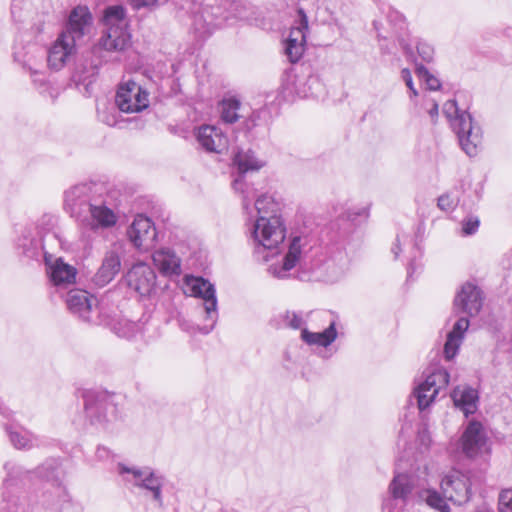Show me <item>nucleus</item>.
Returning a JSON list of instances; mask_svg holds the SVG:
<instances>
[{
    "label": "nucleus",
    "mask_w": 512,
    "mask_h": 512,
    "mask_svg": "<svg viewBox=\"0 0 512 512\" xmlns=\"http://www.w3.org/2000/svg\"><path fill=\"white\" fill-rule=\"evenodd\" d=\"M97 189L96 185L78 184L65 192L66 210L92 231L109 229L117 223L114 209Z\"/></svg>",
    "instance_id": "1"
},
{
    "label": "nucleus",
    "mask_w": 512,
    "mask_h": 512,
    "mask_svg": "<svg viewBox=\"0 0 512 512\" xmlns=\"http://www.w3.org/2000/svg\"><path fill=\"white\" fill-rule=\"evenodd\" d=\"M258 218L253 225L252 238L256 251L260 249L274 250L285 239V228L280 216L277 215L279 204L272 196L263 194L255 201Z\"/></svg>",
    "instance_id": "2"
},
{
    "label": "nucleus",
    "mask_w": 512,
    "mask_h": 512,
    "mask_svg": "<svg viewBox=\"0 0 512 512\" xmlns=\"http://www.w3.org/2000/svg\"><path fill=\"white\" fill-rule=\"evenodd\" d=\"M126 11L121 5L109 6L104 10L103 31L94 52H122L130 46L131 35L127 30Z\"/></svg>",
    "instance_id": "3"
},
{
    "label": "nucleus",
    "mask_w": 512,
    "mask_h": 512,
    "mask_svg": "<svg viewBox=\"0 0 512 512\" xmlns=\"http://www.w3.org/2000/svg\"><path fill=\"white\" fill-rule=\"evenodd\" d=\"M443 113L457 134L462 150L470 157L477 155L482 142V133L481 128L473 122L472 116L467 111H460L454 100L444 104Z\"/></svg>",
    "instance_id": "4"
},
{
    "label": "nucleus",
    "mask_w": 512,
    "mask_h": 512,
    "mask_svg": "<svg viewBox=\"0 0 512 512\" xmlns=\"http://www.w3.org/2000/svg\"><path fill=\"white\" fill-rule=\"evenodd\" d=\"M117 470L125 483L143 489L145 495L150 496L157 507H163L162 489L165 482L164 475L148 466L129 467L123 463H118Z\"/></svg>",
    "instance_id": "5"
},
{
    "label": "nucleus",
    "mask_w": 512,
    "mask_h": 512,
    "mask_svg": "<svg viewBox=\"0 0 512 512\" xmlns=\"http://www.w3.org/2000/svg\"><path fill=\"white\" fill-rule=\"evenodd\" d=\"M186 283L191 291V295L203 300V308L206 314L205 320L208 323L201 327L200 331L203 334H208L214 329L219 316L215 287L202 277H189Z\"/></svg>",
    "instance_id": "6"
},
{
    "label": "nucleus",
    "mask_w": 512,
    "mask_h": 512,
    "mask_svg": "<svg viewBox=\"0 0 512 512\" xmlns=\"http://www.w3.org/2000/svg\"><path fill=\"white\" fill-rule=\"evenodd\" d=\"M4 468L7 472V476L3 481V486L6 490L18 486V484L25 479H30L32 474H36L39 478L51 481L57 485L59 484V467L55 459L45 461L41 466L37 467L34 472L26 470L24 467L13 462H7Z\"/></svg>",
    "instance_id": "7"
},
{
    "label": "nucleus",
    "mask_w": 512,
    "mask_h": 512,
    "mask_svg": "<svg viewBox=\"0 0 512 512\" xmlns=\"http://www.w3.org/2000/svg\"><path fill=\"white\" fill-rule=\"evenodd\" d=\"M115 104L121 112L138 113L149 106V93L134 80H123L118 85Z\"/></svg>",
    "instance_id": "8"
},
{
    "label": "nucleus",
    "mask_w": 512,
    "mask_h": 512,
    "mask_svg": "<svg viewBox=\"0 0 512 512\" xmlns=\"http://www.w3.org/2000/svg\"><path fill=\"white\" fill-rule=\"evenodd\" d=\"M414 478L408 474H396L389 485V497L383 502V512H403L413 498Z\"/></svg>",
    "instance_id": "9"
},
{
    "label": "nucleus",
    "mask_w": 512,
    "mask_h": 512,
    "mask_svg": "<svg viewBox=\"0 0 512 512\" xmlns=\"http://www.w3.org/2000/svg\"><path fill=\"white\" fill-rule=\"evenodd\" d=\"M307 236H294L289 244L288 251L285 254L282 263H273L268 267V272L275 278L285 279L290 276V271L297 264L302 267L303 255L307 251Z\"/></svg>",
    "instance_id": "10"
},
{
    "label": "nucleus",
    "mask_w": 512,
    "mask_h": 512,
    "mask_svg": "<svg viewBox=\"0 0 512 512\" xmlns=\"http://www.w3.org/2000/svg\"><path fill=\"white\" fill-rule=\"evenodd\" d=\"M66 304L69 311L84 322L98 324L97 299L82 289L70 290Z\"/></svg>",
    "instance_id": "11"
},
{
    "label": "nucleus",
    "mask_w": 512,
    "mask_h": 512,
    "mask_svg": "<svg viewBox=\"0 0 512 512\" xmlns=\"http://www.w3.org/2000/svg\"><path fill=\"white\" fill-rule=\"evenodd\" d=\"M462 452L468 458H475L488 451V436L483 424L477 420L468 421L460 439Z\"/></svg>",
    "instance_id": "12"
},
{
    "label": "nucleus",
    "mask_w": 512,
    "mask_h": 512,
    "mask_svg": "<svg viewBox=\"0 0 512 512\" xmlns=\"http://www.w3.org/2000/svg\"><path fill=\"white\" fill-rule=\"evenodd\" d=\"M483 290L473 282H465L456 293L454 308L469 317L477 316L484 304Z\"/></svg>",
    "instance_id": "13"
},
{
    "label": "nucleus",
    "mask_w": 512,
    "mask_h": 512,
    "mask_svg": "<svg viewBox=\"0 0 512 512\" xmlns=\"http://www.w3.org/2000/svg\"><path fill=\"white\" fill-rule=\"evenodd\" d=\"M233 161L240 174L233 181V188L243 194V208L248 209L249 187L244 182L243 175L249 171H258L264 166V162L257 159L252 150H239L234 155Z\"/></svg>",
    "instance_id": "14"
},
{
    "label": "nucleus",
    "mask_w": 512,
    "mask_h": 512,
    "mask_svg": "<svg viewBox=\"0 0 512 512\" xmlns=\"http://www.w3.org/2000/svg\"><path fill=\"white\" fill-rule=\"evenodd\" d=\"M84 399V423L96 428H104L107 422L108 397L94 391H86Z\"/></svg>",
    "instance_id": "15"
},
{
    "label": "nucleus",
    "mask_w": 512,
    "mask_h": 512,
    "mask_svg": "<svg viewBox=\"0 0 512 512\" xmlns=\"http://www.w3.org/2000/svg\"><path fill=\"white\" fill-rule=\"evenodd\" d=\"M92 20V14L86 6H76L71 10L65 29L60 35L78 45L89 33Z\"/></svg>",
    "instance_id": "16"
},
{
    "label": "nucleus",
    "mask_w": 512,
    "mask_h": 512,
    "mask_svg": "<svg viewBox=\"0 0 512 512\" xmlns=\"http://www.w3.org/2000/svg\"><path fill=\"white\" fill-rule=\"evenodd\" d=\"M127 236L138 250L148 251L155 245L157 232L149 218L137 215L127 230Z\"/></svg>",
    "instance_id": "17"
},
{
    "label": "nucleus",
    "mask_w": 512,
    "mask_h": 512,
    "mask_svg": "<svg viewBox=\"0 0 512 512\" xmlns=\"http://www.w3.org/2000/svg\"><path fill=\"white\" fill-rule=\"evenodd\" d=\"M441 490L444 498L456 505L468 502L471 496L470 481L459 471H452L442 479Z\"/></svg>",
    "instance_id": "18"
},
{
    "label": "nucleus",
    "mask_w": 512,
    "mask_h": 512,
    "mask_svg": "<svg viewBox=\"0 0 512 512\" xmlns=\"http://www.w3.org/2000/svg\"><path fill=\"white\" fill-rule=\"evenodd\" d=\"M126 282L129 288L140 296H150L156 288V273L145 263L135 264L126 274Z\"/></svg>",
    "instance_id": "19"
},
{
    "label": "nucleus",
    "mask_w": 512,
    "mask_h": 512,
    "mask_svg": "<svg viewBox=\"0 0 512 512\" xmlns=\"http://www.w3.org/2000/svg\"><path fill=\"white\" fill-rule=\"evenodd\" d=\"M197 140L208 152L221 153L228 146V138L220 128L204 125L198 129Z\"/></svg>",
    "instance_id": "20"
},
{
    "label": "nucleus",
    "mask_w": 512,
    "mask_h": 512,
    "mask_svg": "<svg viewBox=\"0 0 512 512\" xmlns=\"http://www.w3.org/2000/svg\"><path fill=\"white\" fill-rule=\"evenodd\" d=\"M455 407L459 408L468 417L474 414L478 407V391L470 386H457L451 393Z\"/></svg>",
    "instance_id": "21"
},
{
    "label": "nucleus",
    "mask_w": 512,
    "mask_h": 512,
    "mask_svg": "<svg viewBox=\"0 0 512 512\" xmlns=\"http://www.w3.org/2000/svg\"><path fill=\"white\" fill-rule=\"evenodd\" d=\"M76 46L72 41L59 35L48 53L47 61L49 66L55 70L61 69L75 52Z\"/></svg>",
    "instance_id": "22"
},
{
    "label": "nucleus",
    "mask_w": 512,
    "mask_h": 512,
    "mask_svg": "<svg viewBox=\"0 0 512 512\" xmlns=\"http://www.w3.org/2000/svg\"><path fill=\"white\" fill-rule=\"evenodd\" d=\"M121 260L115 251H108L102 261V265L93 277V282L99 287L110 283L119 273Z\"/></svg>",
    "instance_id": "23"
},
{
    "label": "nucleus",
    "mask_w": 512,
    "mask_h": 512,
    "mask_svg": "<svg viewBox=\"0 0 512 512\" xmlns=\"http://www.w3.org/2000/svg\"><path fill=\"white\" fill-rule=\"evenodd\" d=\"M469 327V320L467 317H460L453 325L452 330L447 334V339L444 344V356L446 360H452L458 353L459 347L464 338V333Z\"/></svg>",
    "instance_id": "24"
},
{
    "label": "nucleus",
    "mask_w": 512,
    "mask_h": 512,
    "mask_svg": "<svg viewBox=\"0 0 512 512\" xmlns=\"http://www.w3.org/2000/svg\"><path fill=\"white\" fill-rule=\"evenodd\" d=\"M155 266L165 275L181 273L180 258L169 248H162L152 254Z\"/></svg>",
    "instance_id": "25"
},
{
    "label": "nucleus",
    "mask_w": 512,
    "mask_h": 512,
    "mask_svg": "<svg viewBox=\"0 0 512 512\" xmlns=\"http://www.w3.org/2000/svg\"><path fill=\"white\" fill-rule=\"evenodd\" d=\"M50 279L57 287H66L75 282L77 270L61 258L55 260L50 266Z\"/></svg>",
    "instance_id": "26"
},
{
    "label": "nucleus",
    "mask_w": 512,
    "mask_h": 512,
    "mask_svg": "<svg viewBox=\"0 0 512 512\" xmlns=\"http://www.w3.org/2000/svg\"><path fill=\"white\" fill-rule=\"evenodd\" d=\"M6 432L9 436L11 444L16 449L29 450L39 446V438L30 431L13 425H6Z\"/></svg>",
    "instance_id": "27"
},
{
    "label": "nucleus",
    "mask_w": 512,
    "mask_h": 512,
    "mask_svg": "<svg viewBox=\"0 0 512 512\" xmlns=\"http://www.w3.org/2000/svg\"><path fill=\"white\" fill-rule=\"evenodd\" d=\"M336 322L332 321L322 332H310L304 328L301 330V339L308 345L328 347L337 338Z\"/></svg>",
    "instance_id": "28"
},
{
    "label": "nucleus",
    "mask_w": 512,
    "mask_h": 512,
    "mask_svg": "<svg viewBox=\"0 0 512 512\" xmlns=\"http://www.w3.org/2000/svg\"><path fill=\"white\" fill-rule=\"evenodd\" d=\"M424 380L430 387L436 388L439 393L441 389L449 384V373L441 366H432L424 371Z\"/></svg>",
    "instance_id": "29"
},
{
    "label": "nucleus",
    "mask_w": 512,
    "mask_h": 512,
    "mask_svg": "<svg viewBox=\"0 0 512 512\" xmlns=\"http://www.w3.org/2000/svg\"><path fill=\"white\" fill-rule=\"evenodd\" d=\"M349 269V260L346 255L340 254L338 261L330 260L326 263V280L336 282L341 279Z\"/></svg>",
    "instance_id": "30"
},
{
    "label": "nucleus",
    "mask_w": 512,
    "mask_h": 512,
    "mask_svg": "<svg viewBox=\"0 0 512 512\" xmlns=\"http://www.w3.org/2000/svg\"><path fill=\"white\" fill-rule=\"evenodd\" d=\"M437 395V389L428 386L425 381L420 382L414 389V396L421 411L428 408L434 402Z\"/></svg>",
    "instance_id": "31"
},
{
    "label": "nucleus",
    "mask_w": 512,
    "mask_h": 512,
    "mask_svg": "<svg viewBox=\"0 0 512 512\" xmlns=\"http://www.w3.org/2000/svg\"><path fill=\"white\" fill-rule=\"evenodd\" d=\"M241 103L235 98L224 99L221 102V119L225 123L232 124L239 118Z\"/></svg>",
    "instance_id": "32"
},
{
    "label": "nucleus",
    "mask_w": 512,
    "mask_h": 512,
    "mask_svg": "<svg viewBox=\"0 0 512 512\" xmlns=\"http://www.w3.org/2000/svg\"><path fill=\"white\" fill-rule=\"evenodd\" d=\"M419 498L425 501L430 507L440 512H450V508L445 499L435 490H422L419 492Z\"/></svg>",
    "instance_id": "33"
},
{
    "label": "nucleus",
    "mask_w": 512,
    "mask_h": 512,
    "mask_svg": "<svg viewBox=\"0 0 512 512\" xmlns=\"http://www.w3.org/2000/svg\"><path fill=\"white\" fill-rule=\"evenodd\" d=\"M99 64L91 62H83L77 65L74 77L78 82L90 84L97 75Z\"/></svg>",
    "instance_id": "34"
},
{
    "label": "nucleus",
    "mask_w": 512,
    "mask_h": 512,
    "mask_svg": "<svg viewBox=\"0 0 512 512\" xmlns=\"http://www.w3.org/2000/svg\"><path fill=\"white\" fill-rule=\"evenodd\" d=\"M298 26L292 27L289 32L288 40L291 42H306V31L308 30V18L303 9L298 10Z\"/></svg>",
    "instance_id": "35"
},
{
    "label": "nucleus",
    "mask_w": 512,
    "mask_h": 512,
    "mask_svg": "<svg viewBox=\"0 0 512 512\" xmlns=\"http://www.w3.org/2000/svg\"><path fill=\"white\" fill-rule=\"evenodd\" d=\"M193 25L195 30L201 35L206 36L212 33L214 28V23L212 19H207L204 15V11L201 13H196L194 16Z\"/></svg>",
    "instance_id": "36"
},
{
    "label": "nucleus",
    "mask_w": 512,
    "mask_h": 512,
    "mask_svg": "<svg viewBox=\"0 0 512 512\" xmlns=\"http://www.w3.org/2000/svg\"><path fill=\"white\" fill-rule=\"evenodd\" d=\"M306 42H291V40H286L285 42V54L291 63H296L302 57L305 50Z\"/></svg>",
    "instance_id": "37"
},
{
    "label": "nucleus",
    "mask_w": 512,
    "mask_h": 512,
    "mask_svg": "<svg viewBox=\"0 0 512 512\" xmlns=\"http://www.w3.org/2000/svg\"><path fill=\"white\" fill-rule=\"evenodd\" d=\"M416 74L421 80H423L426 83L427 88L429 90L435 91L441 87L440 80L434 75H432L425 66L417 64Z\"/></svg>",
    "instance_id": "38"
},
{
    "label": "nucleus",
    "mask_w": 512,
    "mask_h": 512,
    "mask_svg": "<svg viewBox=\"0 0 512 512\" xmlns=\"http://www.w3.org/2000/svg\"><path fill=\"white\" fill-rule=\"evenodd\" d=\"M113 329L119 337L131 338L137 332L138 326L134 322L120 320L114 325Z\"/></svg>",
    "instance_id": "39"
},
{
    "label": "nucleus",
    "mask_w": 512,
    "mask_h": 512,
    "mask_svg": "<svg viewBox=\"0 0 512 512\" xmlns=\"http://www.w3.org/2000/svg\"><path fill=\"white\" fill-rule=\"evenodd\" d=\"M417 52L419 57L425 62H431L434 57V48L425 41L417 42Z\"/></svg>",
    "instance_id": "40"
},
{
    "label": "nucleus",
    "mask_w": 512,
    "mask_h": 512,
    "mask_svg": "<svg viewBox=\"0 0 512 512\" xmlns=\"http://www.w3.org/2000/svg\"><path fill=\"white\" fill-rule=\"evenodd\" d=\"M126 1L136 10H140L142 8L154 10L157 7H159L162 3H165L168 0H164V2H161L160 0H126Z\"/></svg>",
    "instance_id": "41"
},
{
    "label": "nucleus",
    "mask_w": 512,
    "mask_h": 512,
    "mask_svg": "<svg viewBox=\"0 0 512 512\" xmlns=\"http://www.w3.org/2000/svg\"><path fill=\"white\" fill-rule=\"evenodd\" d=\"M499 512H512V489L500 493Z\"/></svg>",
    "instance_id": "42"
},
{
    "label": "nucleus",
    "mask_w": 512,
    "mask_h": 512,
    "mask_svg": "<svg viewBox=\"0 0 512 512\" xmlns=\"http://www.w3.org/2000/svg\"><path fill=\"white\" fill-rule=\"evenodd\" d=\"M457 205V198L451 194H443L438 198V207L443 211L453 210Z\"/></svg>",
    "instance_id": "43"
},
{
    "label": "nucleus",
    "mask_w": 512,
    "mask_h": 512,
    "mask_svg": "<svg viewBox=\"0 0 512 512\" xmlns=\"http://www.w3.org/2000/svg\"><path fill=\"white\" fill-rule=\"evenodd\" d=\"M479 219L475 216L466 218L462 223V231L465 235L474 234L479 227Z\"/></svg>",
    "instance_id": "44"
},
{
    "label": "nucleus",
    "mask_w": 512,
    "mask_h": 512,
    "mask_svg": "<svg viewBox=\"0 0 512 512\" xmlns=\"http://www.w3.org/2000/svg\"><path fill=\"white\" fill-rule=\"evenodd\" d=\"M287 325L293 329H299L304 324L302 317L295 312H287L285 315Z\"/></svg>",
    "instance_id": "45"
},
{
    "label": "nucleus",
    "mask_w": 512,
    "mask_h": 512,
    "mask_svg": "<svg viewBox=\"0 0 512 512\" xmlns=\"http://www.w3.org/2000/svg\"><path fill=\"white\" fill-rule=\"evenodd\" d=\"M30 72H31V76L33 78V82L38 85V88L40 89V92L41 93H44L46 92L47 90H49V86H48V83L47 81L45 80V78L42 76L41 73H39L38 71L36 70H32L30 68Z\"/></svg>",
    "instance_id": "46"
},
{
    "label": "nucleus",
    "mask_w": 512,
    "mask_h": 512,
    "mask_svg": "<svg viewBox=\"0 0 512 512\" xmlns=\"http://www.w3.org/2000/svg\"><path fill=\"white\" fill-rule=\"evenodd\" d=\"M401 78L409 88L413 96H417L418 92L414 87L411 71L407 68L401 70Z\"/></svg>",
    "instance_id": "47"
},
{
    "label": "nucleus",
    "mask_w": 512,
    "mask_h": 512,
    "mask_svg": "<svg viewBox=\"0 0 512 512\" xmlns=\"http://www.w3.org/2000/svg\"><path fill=\"white\" fill-rule=\"evenodd\" d=\"M261 111H253L252 114L245 120V128L247 131H251L257 127L261 119Z\"/></svg>",
    "instance_id": "48"
},
{
    "label": "nucleus",
    "mask_w": 512,
    "mask_h": 512,
    "mask_svg": "<svg viewBox=\"0 0 512 512\" xmlns=\"http://www.w3.org/2000/svg\"><path fill=\"white\" fill-rule=\"evenodd\" d=\"M109 455H110V451L106 447L99 446L96 450V457L99 460H104V459L108 458Z\"/></svg>",
    "instance_id": "49"
},
{
    "label": "nucleus",
    "mask_w": 512,
    "mask_h": 512,
    "mask_svg": "<svg viewBox=\"0 0 512 512\" xmlns=\"http://www.w3.org/2000/svg\"><path fill=\"white\" fill-rule=\"evenodd\" d=\"M392 252H393L395 258H397L399 256L400 252H401L399 236H397L396 243L392 247Z\"/></svg>",
    "instance_id": "50"
},
{
    "label": "nucleus",
    "mask_w": 512,
    "mask_h": 512,
    "mask_svg": "<svg viewBox=\"0 0 512 512\" xmlns=\"http://www.w3.org/2000/svg\"><path fill=\"white\" fill-rule=\"evenodd\" d=\"M429 115L432 119L438 116V104L433 102L432 107L428 110Z\"/></svg>",
    "instance_id": "51"
},
{
    "label": "nucleus",
    "mask_w": 512,
    "mask_h": 512,
    "mask_svg": "<svg viewBox=\"0 0 512 512\" xmlns=\"http://www.w3.org/2000/svg\"><path fill=\"white\" fill-rule=\"evenodd\" d=\"M355 216H367V210L365 208H363L360 211L355 212L353 215L349 214L348 218L351 220H354Z\"/></svg>",
    "instance_id": "52"
},
{
    "label": "nucleus",
    "mask_w": 512,
    "mask_h": 512,
    "mask_svg": "<svg viewBox=\"0 0 512 512\" xmlns=\"http://www.w3.org/2000/svg\"><path fill=\"white\" fill-rule=\"evenodd\" d=\"M0 413H1L4 417L9 418V417H10V414H11V411H10L8 408H6V407H2V406H0Z\"/></svg>",
    "instance_id": "53"
},
{
    "label": "nucleus",
    "mask_w": 512,
    "mask_h": 512,
    "mask_svg": "<svg viewBox=\"0 0 512 512\" xmlns=\"http://www.w3.org/2000/svg\"><path fill=\"white\" fill-rule=\"evenodd\" d=\"M103 121H104L107 125H109V126H114V125L116 124V121H115L114 117H113V118H111V119H110V118L103 119Z\"/></svg>",
    "instance_id": "54"
},
{
    "label": "nucleus",
    "mask_w": 512,
    "mask_h": 512,
    "mask_svg": "<svg viewBox=\"0 0 512 512\" xmlns=\"http://www.w3.org/2000/svg\"><path fill=\"white\" fill-rule=\"evenodd\" d=\"M401 45L407 54H412V49L409 46L404 45V44H401Z\"/></svg>",
    "instance_id": "55"
},
{
    "label": "nucleus",
    "mask_w": 512,
    "mask_h": 512,
    "mask_svg": "<svg viewBox=\"0 0 512 512\" xmlns=\"http://www.w3.org/2000/svg\"><path fill=\"white\" fill-rule=\"evenodd\" d=\"M308 83H311V84H319V83H318V80H317L316 78H313V77H310V78L308 79Z\"/></svg>",
    "instance_id": "56"
},
{
    "label": "nucleus",
    "mask_w": 512,
    "mask_h": 512,
    "mask_svg": "<svg viewBox=\"0 0 512 512\" xmlns=\"http://www.w3.org/2000/svg\"><path fill=\"white\" fill-rule=\"evenodd\" d=\"M299 278H300L301 280H306V279H308V278L306 277V275H305V274H301V275H299Z\"/></svg>",
    "instance_id": "57"
},
{
    "label": "nucleus",
    "mask_w": 512,
    "mask_h": 512,
    "mask_svg": "<svg viewBox=\"0 0 512 512\" xmlns=\"http://www.w3.org/2000/svg\"><path fill=\"white\" fill-rule=\"evenodd\" d=\"M3 497H4L7 501H10L9 496H8V495H6V493H5V492H3Z\"/></svg>",
    "instance_id": "58"
},
{
    "label": "nucleus",
    "mask_w": 512,
    "mask_h": 512,
    "mask_svg": "<svg viewBox=\"0 0 512 512\" xmlns=\"http://www.w3.org/2000/svg\"><path fill=\"white\" fill-rule=\"evenodd\" d=\"M411 269H412V265H410L409 268H408V276L409 277L411 276Z\"/></svg>",
    "instance_id": "59"
}]
</instances>
